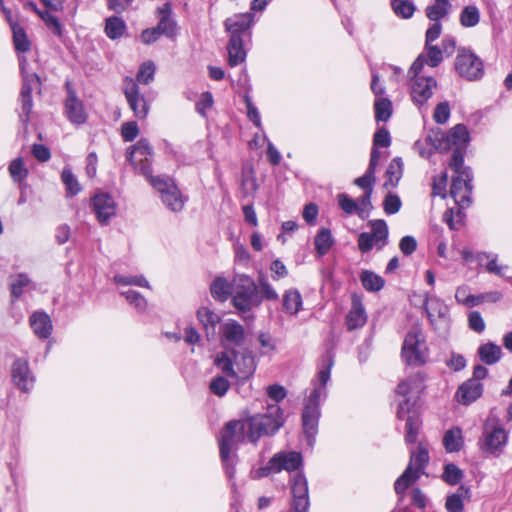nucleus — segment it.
Masks as SVG:
<instances>
[{
  "label": "nucleus",
  "instance_id": "f257e3e1",
  "mask_svg": "<svg viewBox=\"0 0 512 512\" xmlns=\"http://www.w3.org/2000/svg\"><path fill=\"white\" fill-rule=\"evenodd\" d=\"M254 23V14L251 12L234 14L224 22L225 30L229 34L227 44L228 64L235 67L246 59V52L243 48L244 38H250V29Z\"/></svg>",
  "mask_w": 512,
  "mask_h": 512
},
{
  "label": "nucleus",
  "instance_id": "f03ea898",
  "mask_svg": "<svg viewBox=\"0 0 512 512\" xmlns=\"http://www.w3.org/2000/svg\"><path fill=\"white\" fill-rule=\"evenodd\" d=\"M326 357L328 366L319 371L317 380L314 383V388L309 395L302 413L304 434L309 445L313 444L315 435L317 434L318 419L320 416L319 401L326 396L325 386L330 379V369L333 364L332 357L329 354H327Z\"/></svg>",
  "mask_w": 512,
  "mask_h": 512
},
{
  "label": "nucleus",
  "instance_id": "7ed1b4c3",
  "mask_svg": "<svg viewBox=\"0 0 512 512\" xmlns=\"http://www.w3.org/2000/svg\"><path fill=\"white\" fill-rule=\"evenodd\" d=\"M247 433V420H232L225 425L223 431L220 434V457L225 471L230 478L234 475V465L231 458V453L240 443L245 440Z\"/></svg>",
  "mask_w": 512,
  "mask_h": 512
},
{
  "label": "nucleus",
  "instance_id": "20e7f679",
  "mask_svg": "<svg viewBox=\"0 0 512 512\" xmlns=\"http://www.w3.org/2000/svg\"><path fill=\"white\" fill-rule=\"evenodd\" d=\"M233 360L226 352L217 354L215 365L228 377L247 380L255 372L256 363L253 355L248 352H232Z\"/></svg>",
  "mask_w": 512,
  "mask_h": 512
},
{
  "label": "nucleus",
  "instance_id": "39448f33",
  "mask_svg": "<svg viewBox=\"0 0 512 512\" xmlns=\"http://www.w3.org/2000/svg\"><path fill=\"white\" fill-rule=\"evenodd\" d=\"M247 438L256 443L263 435L276 433L284 423L283 413L280 406L275 403L267 406L264 414L251 416L247 419Z\"/></svg>",
  "mask_w": 512,
  "mask_h": 512
},
{
  "label": "nucleus",
  "instance_id": "423d86ee",
  "mask_svg": "<svg viewBox=\"0 0 512 512\" xmlns=\"http://www.w3.org/2000/svg\"><path fill=\"white\" fill-rule=\"evenodd\" d=\"M425 61V55L420 54L408 71L411 97L419 106L425 104L432 97L433 90L437 86V82L433 77L422 74Z\"/></svg>",
  "mask_w": 512,
  "mask_h": 512
},
{
  "label": "nucleus",
  "instance_id": "0eeeda50",
  "mask_svg": "<svg viewBox=\"0 0 512 512\" xmlns=\"http://www.w3.org/2000/svg\"><path fill=\"white\" fill-rule=\"evenodd\" d=\"M424 376L416 373L402 380L396 388L398 396L403 397L399 401L397 409V418L402 420L415 406L421 392L424 390Z\"/></svg>",
  "mask_w": 512,
  "mask_h": 512
},
{
  "label": "nucleus",
  "instance_id": "6e6552de",
  "mask_svg": "<svg viewBox=\"0 0 512 512\" xmlns=\"http://www.w3.org/2000/svg\"><path fill=\"white\" fill-rule=\"evenodd\" d=\"M261 296L253 279L247 275H238L234 279V296L232 298L235 308L242 313L250 312L261 303Z\"/></svg>",
  "mask_w": 512,
  "mask_h": 512
},
{
  "label": "nucleus",
  "instance_id": "1a4fd4ad",
  "mask_svg": "<svg viewBox=\"0 0 512 512\" xmlns=\"http://www.w3.org/2000/svg\"><path fill=\"white\" fill-rule=\"evenodd\" d=\"M428 348L422 328L414 324L404 338L402 358L409 365H423L427 361Z\"/></svg>",
  "mask_w": 512,
  "mask_h": 512
},
{
  "label": "nucleus",
  "instance_id": "9d476101",
  "mask_svg": "<svg viewBox=\"0 0 512 512\" xmlns=\"http://www.w3.org/2000/svg\"><path fill=\"white\" fill-rule=\"evenodd\" d=\"M429 461V453L425 446L419 444L417 451L411 452L410 462L403 474L396 480L394 489L397 494H403L424 473Z\"/></svg>",
  "mask_w": 512,
  "mask_h": 512
},
{
  "label": "nucleus",
  "instance_id": "9b49d317",
  "mask_svg": "<svg viewBox=\"0 0 512 512\" xmlns=\"http://www.w3.org/2000/svg\"><path fill=\"white\" fill-rule=\"evenodd\" d=\"M302 461V455L299 452H278L265 466L254 471L253 478H264L270 474L279 473L282 470H286L288 472L296 471L302 465Z\"/></svg>",
  "mask_w": 512,
  "mask_h": 512
},
{
  "label": "nucleus",
  "instance_id": "f8f14e48",
  "mask_svg": "<svg viewBox=\"0 0 512 512\" xmlns=\"http://www.w3.org/2000/svg\"><path fill=\"white\" fill-rule=\"evenodd\" d=\"M508 442V432L496 417H489L484 425L481 449L484 452L499 455Z\"/></svg>",
  "mask_w": 512,
  "mask_h": 512
},
{
  "label": "nucleus",
  "instance_id": "ddd939ff",
  "mask_svg": "<svg viewBox=\"0 0 512 512\" xmlns=\"http://www.w3.org/2000/svg\"><path fill=\"white\" fill-rule=\"evenodd\" d=\"M153 155L152 147L146 139H140L135 145L127 151V158L134 169L146 177L151 182L152 176L151 159Z\"/></svg>",
  "mask_w": 512,
  "mask_h": 512
},
{
  "label": "nucleus",
  "instance_id": "4468645a",
  "mask_svg": "<svg viewBox=\"0 0 512 512\" xmlns=\"http://www.w3.org/2000/svg\"><path fill=\"white\" fill-rule=\"evenodd\" d=\"M26 62L27 60L25 57L20 58V69L23 78V86L20 93L22 107L20 119L23 123H27L29 121V116L33 107L31 93L33 89L40 86V78L37 74L28 72Z\"/></svg>",
  "mask_w": 512,
  "mask_h": 512
},
{
  "label": "nucleus",
  "instance_id": "2eb2a0df",
  "mask_svg": "<svg viewBox=\"0 0 512 512\" xmlns=\"http://www.w3.org/2000/svg\"><path fill=\"white\" fill-rule=\"evenodd\" d=\"M150 184L160 193L162 202L167 208L173 212L183 209L185 199L171 178L159 176L151 179Z\"/></svg>",
  "mask_w": 512,
  "mask_h": 512
},
{
  "label": "nucleus",
  "instance_id": "dca6fc26",
  "mask_svg": "<svg viewBox=\"0 0 512 512\" xmlns=\"http://www.w3.org/2000/svg\"><path fill=\"white\" fill-rule=\"evenodd\" d=\"M455 69L459 76L469 81L480 79L484 74L483 62L472 51L459 49L455 59Z\"/></svg>",
  "mask_w": 512,
  "mask_h": 512
},
{
  "label": "nucleus",
  "instance_id": "f3484780",
  "mask_svg": "<svg viewBox=\"0 0 512 512\" xmlns=\"http://www.w3.org/2000/svg\"><path fill=\"white\" fill-rule=\"evenodd\" d=\"M371 233L362 232L358 237V248L362 253L369 252L374 245L382 249L387 244L388 226L384 220H372L369 222Z\"/></svg>",
  "mask_w": 512,
  "mask_h": 512
},
{
  "label": "nucleus",
  "instance_id": "a211bd4d",
  "mask_svg": "<svg viewBox=\"0 0 512 512\" xmlns=\"http://www.w3.org/2000/svg\"><path fill=\"white\" fill-rule=\"evenodd\" d=\"M122 90L135 117L145 119L149 113L150 106L145 96L140 93L137 82L132 78L126 77L123 81Z\"/></svg>",
  "mask_w": 512,
  "mask_h": 512
},
{
  "label": "nucleus",
  "instance_id": "6ab92c4d",
  "mask_svg": "<svg viewBox=\"0 0 512 512\" xmlns=\"http://www.w3.org/2000/svg\"><path fill=\"white\" fill-rule=\"evenodd\" d=\"M435 147L440 151H448L453 148H463L469 141V133L465 125L457 124L449 133L436 134Z\"/></svg>",
  "mask_w": 512,
  "mask_h": 512
},
{
  "label": "nucleus",
  "instance_id": "aec40b11",
  "mask_svg": "<svg viewBox=\"0 0 512 512\" xmlns=\"http://www.w3.org/2000/svg\"><path fill=\"white\" fill-rule=\"evenodd\" d=\"M472 175L468 177L464 175H457L452 180L450 189V196L454 199L455 203L462 209L470 205L472 193Z\"/></svg>",
  "mask_w": 512,
  "mask_h": 512
},
{
  "label": "nucleus",
  "instance_id": "412c9836",
  "mask_svg": "<svg viewBox=\"0 0 512 512\" xmlns=\"http://www.w3.org/2000/svg\"><path fill=\"white\" fill-rule=\"evenodd\" d=\"M172 5L170 2L164 3L155 11L158 19L157 30L168 39H175L178 35L177 21L172 17Z\"/></svg>",
  "mask_w": 512,
  "mask_h": 512
},
{
  "label": "nucleus",
  "instance_id": "4be33fe9",
  "mask_svg": "<svg viewBox=\"0 0 512 512\" xmlns=\"http://www.w3.org/2000/svg\"><path fill=\"white\" fill-rule=\"evenodd\" d=\"M292 510L293 512H308V484L303 474H297L292 480Z\"/></svg>",
  "mask_w": 512,
  "mask_h": 512
},
{
  "label": "nucleus",
  "instance_id": "5701e85b",
  "mask_svg": "<svg viewBox=\"0 0 512 512\" xmlns=\"http://www.w3.org/2000/svg\"><path fill=\"white\" fill-rule=\"evenodd\" d=\"M93 210L101 223H106L116 213V204L113 198L105 193L97 194L92 199Z\"/></svg>",
  "mask_w": 512,
  "mask_h": 512
},
{
  "label": "nucleus",
  "instance_id": "b1692460",
  "mask_svg": "<svg viewBox=\"0 0 512 512\" xmlns=\"http://www.w3.org/2000/svg\"><path fill=\"white\" fill-rule=\"evenodd\" d=\"M68 97L65 101V111L68 119L74 124H82L86 121V113L82 102L76 97L70 84L66 83Z\"/></svg>",
  "mask_w": 512,
  "mask_h": 512
},
{
  "label": "nucleus",
  "instance_id": "393cba45",
  "mask_svg": "<svg viewBox=\"0 0 512 512\" xmlns=\"http://www.w3.org/2000/svg\"><path fill=\"white\" fill-rule=\"evenodd\" d=\"M12 379L14 384L24 392L30 390L34 378L30 373L28 363L22 359H17L12 365Z\"/></svg>",
  "mask_w": 512,
  "mask_h": 512
},
{
  "label": "nucleus",
  "instance_id": "a878e982",
  "mask_svg": "<svg viewBox=\"0 0 512 512\" xmlns=\"http://www.w3.org/2000/svg\"><path fill=\"white\" fill-rule=\"evenodd\" d=\"M483 393V385L477 379H468L457 390L456 398L460 404L469 405Z\"/></svg>",
  "mask_w": 512,
  "mask_h": 512
},
{
  "label": "nucleus",
  "instance_id": "bb28decb",
  "mask_svg": "<svg viewBox=\"0 0 512 512\" xmlns=\"http://www.w3.org/2000/svg\"><path fill=\"white\" fill-rule=\"evenodd\" d=\"M475 259L481 267L485 270L499 277L505 276V271L508 269L507 265L498 263V255L495 253L478 252L475 255Z\"/></svg>",
  "mask_w": 512,
  "mask_h": 512
},
{
  "label": "nucleus",
  "instance_id": "cd10ccee",
  "mask_svg": "<svg viewBox=\"0 0 512 512\" xmlns=\"http://www.w3.org/2000/svg\"><path fill=\"white\" fill-rule=\"evenodd\" d=\"M222 335L224 345L226 347L229 346H237L240 345L245 337L244 328L241 324L234 320H230L223 324L222 326Z\"/></svg>",
  "mask_w": 512,
  "mask_h": 512
},
{
  "label": "nucleus",
  "instance_id": "c85d7f7f",
  "mask_svg": "<svg viewBox=\"0 0 512 512\" xmlns=\"http://www.w3.org/2000/svg\"><path fill=\"white\" fill-rule=\"evenodd\" d=\"M425 310L432 324L437 320H446L449 312L447 305L442 300L430 295L426 296Z\"/></svg>",
  "mask_w": 512,
  "mask_h": 512
},
{
  "label": "nucleus",
  "instance_id": "c756f323",
  "mask_svg": "<svg viewBox=\"0 0 512 512\" xmlns=\"http://www.w3.org/2000/svg\"><path fill=\"white\" fill-rule=\"evenodd\" d=\"M3 11L6 15V19L10 23L12 34H13V43L15 49L18 52H27L31 48L30 41L27 37V34L23 27H21L18 23H15L11 19V11L7 10L3 7Z\"/></svg>",
  "mask_w": 512,
  "mask_h": 512
},
{
  "label": "nucleus",
  "instance_id": "7c9ffc66",
  "mask_svg": "<svg viewBox=\"0 0 512 512\" xmlns=\"http://www.w3.org/2000/svg\"><path fill=\"white\" fill-rule=\"evenodd\" d=\"M30 326L36 336L47 339L52 332V321L44 312H34L30 317Z\"/></svg>",
  "mask_w": 512,
  "mask_h": 512
},
{
  "label": "nucleus",
  "instance_id": "2f4dec72",
  "mask_svg": "<svg viewBox=\"0 0 512 512\" xmlns=\"http://www.w3.org/2000/svg\"><path fill=\"white\" fill-rule=\"evenodd\" d=\"M366 313L361 300L353 296L352 307L346 316V324L349 330L357 329L366 323Z\"/></svg>",
  "mask_w": 512,
  "mask_h": 512
},
{
  "label": "nucleus",
  "instance_id": "473e14b6",
  "mask_svg": "<svg viewBox=\"0 0 512 512\" xmlns=\"http://www.w3.org/2000/svg\"><path fill=\"white\" fill-rule=\"evenodd\" d=\"M477 354L486 365H494L502 358V349L494 342H487L479 346Z\"/></svg>",
  "mask_w": 512,
  "mask_h": 512
},
{
  "label": "nucleus",
  "instance_id": "72a5a7b5",
  "mask_svg": "<svg viewBox=\"0 0 512 512\" xmlns=\"http://www.w3.org/2000/svg\"><path fill=\"white\" fill-rule=\"evenodd\" d=\"M470 497V489L461 485L457 491L447 496L445 509L447 512H462L464 509V499Z\"/></svg>",
  "mask_w": 512,
  "mask_h": 512
},
{
  "label": "nucleus",
  "instance_id": "f704fd0d",
  "mask_svg": "<svg viewBox=\"0 0 512 512\" xmlns=\"http://www.w3.org/2000/svg\"><path fill=\"white\" fill-rule=\"evenodd\" d=\"M463 437L461 429L453 427L447 430L443 437V445L449 453L458 452L463 446Z\"/></svg>",
  "mask_w": 512,
  "mask_h": 512
},
{
  "label": "nucleus",
  "instance_id": "c9c22d12",
  "mask_svg": "<svg viewBox=\"0 0 512 512\" xmlns=\"http://www.w3.org/2000/svg\"><path fill=\"white\" fill-rule=\"evenodd\" d=\"M451 1L452 0H435L433 4L429 5L426 8V16L431 21H439L446 17L451 8Z\"/></svg>",
  "mask_w": 512,
  "mask_h": 512
},
{
  "label": "nucleus",
  "instance_id": "e433bc0d",
  "mask_svg": "<svg viewBox=\"0 0 512 512\" xmlns=\"http://www.w3.org/2000/svg\"><path fill=\"white\" fill-rule=\"evenodd\" d=\"M302 306V297L298 290L290 289L283 296V308L286 313L295 315Z\"/></svg>",
  "mask_w": 512,
  "mask_h": 512
},
{
  "label": "nucleus",
  "instance_id": "4c0bfd02",
  "mask_svg": "<svg viewBox=\"0 0 512 512\" xmlns=\"http://www.w3.org/2000/svg\"><path fill=\"white\" fill-rule=\"evenodd\" d=\"M334 243L331 231L326 228L319 230L314 239L316 252L319 256L325 255Z\"/></svg>",
  "mask_w": 512,
  "mask_h": 512
},
{
  "label": "nucleus",
  "instance_id": "58836bf2",
  "mask_svg": "<svg viewBox=\"0 0 512 512\" xmlns=\"http://www.w3.org/2000/svg\"><path fill=\"white\" fill-rule=\"evenodd\" d=\"M197 318L206 330L207 336H209L210 329L214 333L215 325L220 321V317L210 309L201 307L197 311Z\"/></svg>",
  "mask_w": 512,
  "mask_h": 512
},
{
  "label": "nucleus",
  "instance_id": "ea45409f",
  "mask_svg": "<svg viewBox=\"0 0 512 512\" xmlns=\"http://www.w3.org/2000/svg\"><path fill=\"white\" fill-rule=\"evenodd\" d=\"M360 280L363 287L368 291H379L385 284L381 276L369 270H365L360 274Z\"/></svg>",
  "mask_w": 512,
  "mask_h": 512
},
{
  "label": "nucleus",
  "instance_id": "a19ab883",
  "mask_svg": "<svg viewBox=\"0 0 512 512\" xmlns=\"http://www.w3.org/2000/svg\"><path fill=\"white\" fill-rule=\"evenodd\" d=\"M402 175V161L400 158H394L386 171V181L384 187H394L398 184Z\"/></svg>",
  "mask_w": 512,
  "mask_h": 512
},
{
  "label": "nucleus",
  "instance_id": "79ce46f5",
  "mask_svg": "<svg viewBox=\"0 0 512 512\" xmlns=\"http://www.w3.org/2000/svg\"><path fill=\"white\" fill-rule=\"evenodd\" d=\"M394 13L401 18H411L415 12V5L411 0H391Z\"/></svg>",
  "mask_w": 512,
  "mask_h": 512
},
{
  "label": "nucleus",
  "instance_id": "37998d69",
  "mask_svg": "<svg viewBox=\"0 0 512 512\" xmlns=\"http://www.w3.org/2000/svg\"><path fill=\"white\" fill-rule=\"evenodd\" d=\"M375 119L386 122L392 113V103L388 98H378L374 103Z\"/></svg>",
  "mask_w": 512,
  "mask_h": 512
},
{
  "label": "nucleus",
  "instance_id": "c03bdc74",
  "mask_svg": "<svg viewBox=\"0 0 512 512\" xmlns=\"http://www.w3.org/2000/svg\"><path fill=\"white\" fill-rule=\"evenodd\" d=\"M449 166L457 175H464L465 177H468L469 174H471L470 168L464 166V158L461 148H453V154Z\"/></svg>",
  "mask_w": 512,
  "mask_h": 512
},
{
  "label": "nucleus",
  "instance_id": "a18cd8bd",
  "mask_svg": "<svg viewBox=\"0 0 512 512\" xmlns=\"http://www.w3.org/2000/svg\"><path fill=\"white\" fill-rule=\"evenodd\" d=\"M480 13L475 6H466L460 14V23L464 27H474L479 23Z\"/></svg>",
  "mask_w": 512,
  "mask_h": 512
},
{
  "label": "nucleus",
  "instance_id": "49530a36",
  "mask_svg": "<svg viewBox=\"0 0 512 512\" xmlns=\"http://www.w3.org/2000/svg\"><path fill=\"white\" fill-rule=\"evenodd\" d=\"M463 471L455 464L449 463L444 466L442 479L449 485H457L463 478Z\"/></svg>",
  "mask_w": 512,
  "mask_h": 512
},
{
  "label": "nucleus",
  "instance_id": "de8ad7c7",
  "mask_svg": "<svg viewBox=\"0 0 512 512\" xmlns=\"http://www.w3.org/2000/svg\"><path fill=\"white\" fill-rule=\"evenodd\" d=\"M35 12L44 21L46 26L52 31V33L58 37L62 36V25L57 17L52 15L49 11H41L35 9Z\"/></svg>",
  "mask_w": 512,
  "mask_h": 512
},
{
  "label": "nucleus",
  "instance_id": "09e8293b",
  "mask_svg": "<svg viewBox=\"0 0 512 512\" xmlns=\"http://www.w3.org/2000/svg\"><path fill=\"white\" fill-rule=\"evenodd\" d=\"M210 291L215 299L225 301L230 294V287L225 279L217 278L211 284Z\"/></svg>",
  "mask_w": 512,
  "mask_h": 512
},
{
  "label": "nucleus",
  "instance_id": "8fccbe9b",
  "mask_svg": "<svg viewBox=\"0 0 512 512\" xmlns=\"http://www.w3.org/2000/svg\"><path fill=\"white\" fill-rule=\"evenodd\" d=\"M125 30V23L118 17H111L107 19L105 31L109 38L117 39L122 36Z\"/></svg>",
  "mask_w": 512,
  "mask_h": 512
},
{
  "label": "nucleus",
  "instance_id": "3c124183",
  "mask_svg": "<svg viewBox=\"0 0 512 512\" xmlns=\"http://www.w3.org/2000/svg\"><path fill=\"white\" fill-rule=\"evenodd\" d=\"M425 50L426 53H422L426 58L424 65L427 64L430 67H437L443 60L442 50L431 44H425Z\"/></svg>",
  "mask_w": 512,
  "mask_h": 512
},
{
  "label": "nucleus",
  "instance_id": "603ef678",
  "mask_svg": "<svg viewBox=\"0 0 512 512\" xmlns=\"http://www.w3.org/2000/svg\"><path fill=\"white\" fill-rule=\"evenodd\" d=\"M156 67L153 62H144L137 73L136 82L141 84H149L154 79Z\"/></svg>",
  "mask_w": 512,
  "mask_h": 512
},
{
  "label": "nucleus",
  "instance_id": "864d4df0",
  "mask_svg": "<svg viewBox=\"0 0 512 512\" xmlns=\"http://www.w3.org/2000/svg\"><path fill=\"white\" fill-rule=\"evenodd\" d=\"M9 172L13 180L18 183H21L28 175V170L21 158H16L10 163Z\"/></svg>",
  "mask_w": 512,
  "mask_h": 512
},
{
  "label": "nucleus",
  "instance_id": "5fc2aeb1",
  "mask_svg": "<svg viewBox=\"0 0 512 512\" xmlns=\"http://www.w3.org/2000/svg\"><path fill=\"white\" fill-rule=\"evenodd\" d=\"M455 298L459 303L468 307H473L480 303L479 297L471 295L467 286L458 287L455 293Z\"/></svg>",
  "mask_w": 512,
  "mask_h": 512
},
{
  "label": "nucleus",
  "instance_id": "6e6d98bb",
  "mask_svg": "<svg viewBox=\"0 0 512 512\" xmlns=\"http://www.w3.org/2000/svg\"><path fill=\"white\" fill-rule=\"evenodd\" d=\"M114 281L117 284H121V285H135V286H139V287H145L148 289L150 288L149 282L142 275H138V276L116 275V276H114Z\"/></svg>",
  "mask_w": 512,
  "mask_h": 512
},
{
  "label": "nucleus",
  "instance_id": "4d7b16f0",
  "mask_svg": "<svg viewBox=\"0 0 512 512\" xmlns=\"http://www.w3.org/2000/svg\"><path fill=\"white\" fill-rule=\"evenodd\" d=\"M62 181L65 184L67 191L71 195H76L80 192L81 187L76 177L70 169L65 168L61 175Z\"/></svg>",
  "mask_w": 512,
  "mask_h": 512
},
{
  "label": "nucleus",
  "instance_id": "13d9d810",
  "mask_svg": "<svg viewBox=\"0 0 512 512\" xmlns=\"http://www.w3.org/2000/svg\"><path fill=\"white\" fill-rule=\"evenodd\" d=\"M122 295L137 310L144 311L146 309L147 301L140 293H138L134 290H128V291L122 292Z\"/></svg>",
  "mask_w": 512,
  "mask_h": 512
},
{
  "label": "nucleus",
  "instance_id": "bf43d9fd",
  "mask_svg": "<svg viewBox=\"0 0 512 512\" xmlns=\"http://www.w3.org/2000/svg\"><path fill=\"white\" fill-rule=\"evenodd\" d=\"M209 387L213 394H215L218 397H223L227 393V391L230 387V384L225 377L218 376V377H215L210 382Z\"/></svg>",
  "mask_w": 512,
  "mask_h": 512
},
{
  "label": "nucleus",
  "instance_id": "052dcab7",
  "mask_svg": "<svg viewBox=\"0 0 512 512\" xmlns=\"http://www.w3.org/2000/svg\"><path fill=\"white\" fill-rule=\"evenodd\" d=\"M30 284V279L25 274H19L16 279L11 284V295L14 299L19 298L23 292L24 288Z\"/></svg>",
  "mask_w": 512,
  "mask_h": 512
},
{
  "label": "nucleus",
  "instance_id": "680f3d73",
  "mask_svg": "<svg viewBox=\"0 0 512 512\" xmlns=\"http://www.w3.org/2000/svg\"><path fill=\"white\" fill-rule=\"evenodd\" d=\"M406 433H405V441L407 443H414L417 439L419 423L417 419L413 416H407L406 418Z\"/></svg>",
  "mask_w": 512,
  "mask_h": 512
},
{
  "label": "nucleus",
  "instance_id": "e2e57ef3",
  "mask_svg": "<svg viewBox=\"0 0 512 512\" xmlns=\"http://www.w3.org/2000/svg\"><path fill=\"white\" fill-rule=\"evenodd\" d=\"M338 204L341 209L347 214H353L355 212H359L358 203L350 198L345 193H340L337 196Z\"/></svg>",
  "mask_w": 512,
  "mask_h": 512
},
{
  "label": "nucleus",
  "instance_id": "0e129e2a",
  "mask_svg": "<svg viewBox=\"0 0 512 512\" xmlns=\"http://www.w3.org/2000/svg\"><path fill=\"white\" fill-rule=\"evenodd\" d=\"M450 117V106L447 101L437 104L433 113V119L438 124H445Z\"/></svg>",
  "mask_w": 512,
  "mask_h": 512
},
{
  "label": "nucleus",
  "instance_id": "69168bd1",
  "mask_svg": "<svg viewBox=\"0 0 512 512\" xmlns=\"http://www.w3.org/2000/svg\"><path fill=\"white\" fill-rule=\"evenodd\" d=\"M464 214L460 209H458L456 212L453 208L448 209L444 215L443 220L447 223L450 229L455 230L458 229V224L462 221Z\"/></svg>",
  "mask_w": 512,
  "mask_h": 512
},
{
  "label": "nucleus",
  "instance_id": "338daca9",
  "mask_svg": "<svg viewBox=\"0 0 512 512\" xmlns=\"http://www.w3.org/2000/svg\"><path fill=\"white\" fill-rule=\"evenodd\" d=\"M139 134V128L136 122L130 121L122 124L121 135L124 141H133Z\"/></svg>",
  "mask_w": 512,
  "mask_h": 512
},
{
  "label": "nucleus",
  "instance_id": "774afa93",
  "mask_svg": "<svg viewBox=\"0 0 512 512\" xmlns=\"http://www.w3.org/2000/svg\"><path fill=\"white\" fill-rule=\"evenodd\" d=\"M383 207L389 215L397 213L401 207L400 198L397 195L388 194L384 199Z\"/></svg>",
  "mask_w": 512,
  "mask_h": 512
}]
</instances>
